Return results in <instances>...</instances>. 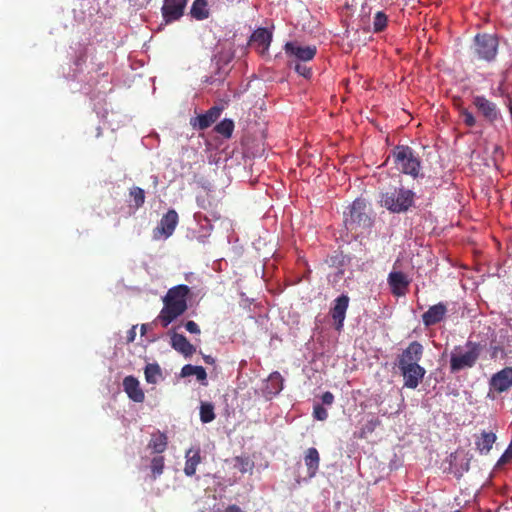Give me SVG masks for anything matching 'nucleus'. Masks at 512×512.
I'll use <instances>...</instances> for the list:
<instances>
[{"label":"nucleus","mask_w":512,"mask_h":512,"mask_svg":"<svg viewBox=\"0 0 512 512\" xmlns=\"http://www.w3.org/2000/svg\"><path fill=\"white\" fill-rule=\"evenodd\" d=\"M191 289L184 284L171 287L162 298L163 308L156 320H176L188 309Z\"/></svg>","instance_id":"1"},{"label":"nucleus","mask_w":512,"mask_h":512,"mask_svg":"<svg viewBox=\"0 0 512 512\" xmlns=\"http://www.w3.org/2000/svg\"><path fill=\"white\" fill-rule=\"evenodd\" d=\"M482 350L483 346L473 341L455 346L450 353V372L458 373L473 368L479 360Z\"/></svg>","instance_id":"2"},{"label":"nucleus","mask_w":512,"mask_h":512,"mask_svg":"<svg viewBox=\"0 0 512 512\" xmlns=\"http://www.w3.org/2000/svg\"><path fill=\"white\" fill-rule=\"evenodd\" d=\"M415 193L403 186L380 195V204L392 213H405L414 206Z\"/></svg>","instance_id":"3"},{"label":"nucleus","mask_w":512,"mask_h":512,"mask_svg":"<svg viewBox=\"0 0 512 512\" xmlns=\"http://www.w3.org/2000/svg\"><path fill=\"white\" fill-rule=\"evenodd\" d=\"M391 157L397 170L417 178L421 169V161L414 150L407 145H397L391 150Z\"/></svg>","instance_id":"4"},{"label":"nucleus","mask_w":512,"mask_h":512,"mask_svg":"<svg viewBox=\"0 0 512 512\" xmlns=\"http://www.w3.org/2000/svg\"><path fill=\"white\" fill-rule=\"evenodd\" d=\"M344 223L348 230L357 232L358 229H367L372 225V219L367 213V204L364 199L357 198L344 212Z\"/></svg>","instance_id":"5"},{"label":"nucleus","mask_w":512,"mask_h":512,"mask_svg":"<svg viewBox=\"0 0 512 512\" xmlns=\"http://www.w3.org/2000/svg\"><path fill=\"white\" fill-rule=\"evenodd\" d=\"M499 47V40L495 34L478 33L473 40L471 51L473 56L482 61L495 60Z\"/></svg>","instance_id":"6"},{"label":"nucleus","mask_w":512,"mask_h":512,"mask_svg":"<svg viewBox=\"0 0 512 512\" xmlns=\"http://www.w3.org/2000/svg\"><path fill=\"white\" fill-rule=\"evenodd\" d=\"M187 0H164L161 8L163 19L166 23L179 20L183 14Z\"/></svg>","instance_id":"7"},{"label":"nucleus","mask_w":512,"mask_h":512,"mask_svg":"<svg viewBox=\"0 0 512 512\" xmlns=\"http://www.w3.org/2000/svg\"><path fill=\"white\" fill-rule=\"evenodd\" d=\"M423 355V346L417 342H411L408 347L403 350L401 355L398 357V367H406L410 365H416L421 360Z\"/></svg>","instance_id":"8"},{"label":"nucleus","mask_w":512,"mask_h":512,"mask_svg":"<svg viewBox=\"0 0 512 512\" xmlns=\"http://www.w3.org/2000/svg\"><path fill=\"white\" fill-rule=\"evenodd\" d=\"M284 50L289 57L303 62L312 60L317 53L316 46H300L296 42H287Z\"/></svg>","instance_id":"9"},{"label":"nucleus","mask_w":512,"mask_h":512,"mask_svg":"<svg viewBox=\"0 0 512 512\" xmlns=\"http://www.w3.org/2000/svg\"><path fill=\"white\" fill-rule=\"evenodd\" d=\"M178 214L174 209H170L165 213L160 222L159 225L154 230V236L158 237V235L164 236L165 238L170 237L177 224H178Z\"/></svg>","instance_id":"10"},{"label":"nucleus","mask_w":512,"mask_h":512,"mask_svg":"<svg viewBox=\"0 0 512 512\" xmlns=\"http://www.w3.org/2000/svg\"><path fill=\"white\" fill-rule=\"evenodd\" d=\"M222 108L213 106L204 114L198 115L190 119V125L197 130H205L209 128L220 117Z\"/></svg>","instance_id":"11"},{"label":"nucleus","mask_w":512,"mask_h":512,"mask_svg":"<svg viewBox=\"0 0 512 512\" xmlns=\"http://www.w3.org/2000/svg\"><path fill=\"white\" fill-rule=\"evenodd\" d=\"M473 104L477 108L478 112L490 123H493L498 119L499 111L496 104L484 96L477 95L473 97Z\"/></svg>","instance_id":"12"},{"label":"nucleus","mask_w":512,"mask_h":512,"mask_svg":"<svg viewBox=\"0 0 512 512\" xmlns=\"http://www.w3.org/2000/svg\"><path fill=\"white\" fill-rule=\"evenodd\" d=\"M399 369L404 378V386L410 389H415L422 381L426 373L425 369L419 364L410 365Z\"/></svg>","instance_id":"13"},{"label":"nucleus","mask_w":512,"mask_h":512,"mask_svg":"<svg viewBox=\"0 0 512 512\" xmlns=\"http://www.w3.org/2000/svg\"><path fill=\"white\" fill-rule=\"evenodd\" d=\"M490 386L498 393L509 390L512 387V366L495 373L490 380Z\"/></svg>","instance_id":"14"},{"label":"nucleus","mask_w":512,"mask_h":512,"mask_svg":"<svg viewBox=\"0 0 512 512\" xmlns=\"http://www.w3.org/2000/svg\"><path fill=\"white\" fill-rule=\"evenodd\" d=\"M388 284L391 288V291L396 296L405 295L408 286L410 284V280L408 277L401 271H393L388 275Z\"/></svg>","instance_id":"15"},{"label":"nucleus","mask_w":512,"mask_h":512,"mask_svg":"<svg viewBox=\"0 0 512 512\" xmlns=\"http://www.w3.org/2000/svg\"><path fill=\"white\" fill-rule=\"evenodd\" d=\"M271 41L272 34L265 28H258L250 37V44L255 46L261 54L268 50Z\"/></svg>","instance_id":"16"},{"label":"nucleus","mask_w":512,"mask_h":512,"mask_svg":"<svg viewBox=\"0 0 512 512\" xmlns=\"http://www.w3.org/2000/svg\"><path fill=\"white\" fill-rule=\"evenodd\" d=\"M124 391L128 397L137 403H141L145 399L143 390L140 387L139 381L133 376H127L123 380Z\"/></svg>","instance_id":"17"},{"label":"nucleus","mask_w":512,"mask_h":512,"mask_svg":"<svg viewBox=\"0 0 512 512\" xmlns=\"http://www.w3.org/2000/svg\"><path fill=\"white\" fill-rule=\"evenodd\" d=\"M171 345L185 357H189L195 352V347L182 334L174 333L171 337Z\"/></svg>","instance_id":"18"},{"label":"nucleus","mask_w":512,"mask_h":512,"mask_svg":"<svg viewBox=\"0 0 512 512\" xmlns=\"http://www.w3.org/2000/svg\"><path fill=\"white\" fill-rule=\"evenodd\" d=\"M305 465L307 467V473L310 478L314 477L319 469L320 455L316 448H308L305 457Z\"/></svg>","instance_id":"19"},{"label":"nucleus","mask_w":512,"mask_h":512,"mask_svg":"<svg viewBox=\"0 0 512 512\" xmlns=\"http://www.w3.org/2000/svg\"><path fill=\"white\" fill-rule=\"evenodd\" d=\"M185 467L184 473L187 476H193L196 473V468L198 464L201 462L200 450L199 449H189L185 455Z\"/></svg>","instance_id":"20"},{"label":"nucleus","mask_w":512,"mask_h":512,"mask_svg":"<svg viewBox=\"0 0 512 512\" xmlns=\"http://www.w3.org/2000/svg\"><path fill=\"white\" fill-rule=\"evenodd\" d=\"M496 441V435L493 432H482L476 440V448L480 454H488Z\"/></svg>","instance_id":"21"},{"label":"nucleus","mask_w":512,"mask_h":512,"mask_svg":"<svg viewBox=\"0 0 512 512\" xmlns=\"http://www.w3.org/2000/svg\"><path fill=\"white\" fill-rule=\"evenodd\" d=\"M349 298L346 295H341L334 301V306L331 309L333 320H344L346 310L348 308Z\"/></svg>","instance_id":"22"},{"label":"nucleus","mask_w":512,"mask_h":512,"mask_svg":"<svg viewBox=\"0 0 512 512\" xmlns=\"http://www.w3.org/2000/svg\"><path fill=\"white\" fill-rule=\"evenodd\" d=\"M168 444V439L166 434L162 432H157L152 434L151 439L148 443V448L152 449L154 453H163Z\"/></svg>","instance_id":"23"},{"label":"nucleus","mask_w":512,"mask_h":512,"mask_svg":"<svg viewBox=\"0 0 512 512\" xmlns=\"http://www.w3.org/2000/svg\"><path fill=\"white\" fill-rule=\"evenodd\" d=\"M180 375L182 377L196 376L197 380L204 383L207 379L206 370L202 366L186 364L182 367Z\"/></svg>","instance_id":"24"},{"label":"nucleus","mask_w":512,"mask_h":512,"mask_svg":"<svg viewBox=\"0 0 512 512\" xmlns=\"http://www.w3.org/2000/svg\"><path fill=\"white\" fill-rule=\"evenodd\" d=\"M267 393L270 395H277L283 389V378L279 372L270 374L267 381Z\"/></svg>","instance_id":"25"},{"label":"nucleus","mask_w":512,"mask_h":512,"mask_svg":"<svg viewBox=\"0 0 512 512\" xmlns=\"http://www.w3.org/2000/svg\"><path fill=\"white\" fill-rule=\"evenodd\" d=\"M447 306L444 303H438L431 306L424 314L422 320H442L447 312Z\"/></svg>","instance_id":"26"},{"label":"nucleus","mask_w":512,"mask_h":512,"mask_svg":"<svg viewBox=\"0 0 512 512\" xmlns=\"http://www.w3.org/2000/svg\"><path fill=\"white\" fill-rule=\"evenodd\" d=\"M191 15L197 20L208 18L209 11L207 9L206 0H195L191 7Z\"/></svg>","instance_id":"27"},{"label":"nucleus","mask_w":512,"mask_h":512,"mask_svg":"<svg viewBox=\"0 0 512 512\" xmlns=\"http://www.w3.org/2000/svg\"><path fill=\"white\" fill-rule=\"evenodd\" d=\"M214 130L224 138L229 139L234 130V122L231 119H224L215 126Z\"/></svg>","instance_id":"28"},{"label":"nucleus","mask_w":512,"mask_h":512,"mask_svg":"<svg viewBox=\"0 0 512 512\" xmlns=\"http://www.w3.org/2000/svg\"><path fill=\"white\" fill-rule=\"evenodd\" d=\"M130 197L133 199V207L139 209L145 202V192L142 188L134 186L129 191Z\"/></svg>","instance_id":"29"},{"label":"nucleus","mask_w":512,"mask_h":512,"mask_svg":"<svg viewBox=\"0 0 512 512\" xmlns=\"http://www.w3.org/2000/svg\"><path fill=\"white\" fill-rule=\"evenodd\" d=\"M200 419L203 423H209L215 419L213 404L208 402L201 404Z\"/></svg>","instance_id":"30"},{"label":"nucleus","mask_w":512,"mask_h":512,"mask_svg":"<svg viewBox=\"0 0 512 512\" xmlns=\"http://www.w3.org/2000/svg\"><path fill=\"white\" fill-rule=\"evenodd\" d=\"M161 375V370L158 364H148L145 368V378L148 383H156L157 377Z\"/></svg>","instance_id":"31"},{"label":"nucleus","mask_w":512,"mask_h":512,"mask_svg":"<svg viewBox=\"0 0 512 512\" xmlns=\"http://www.w3.org/2000/svg\"><path fill=\"white\" fill-rule=\"evenodd\" d=\"M388 18L386 14L379 11L375 14L373 20V30L375 33L382 32L387 26Z\"/></svg>","instance_id":"32"},{"label":"nucleus","mask_w":512,"mask_h":512,"mask_svg":"<svg viewBox=\"0 0 512 512\" xmlns=\"http://www.w3.org/2000/svg\"><path fill=\"white\" fill-rule=\"evenodd\" d=\"M151 472L153 479L159 477L164 471V457L156 456L151 460Z\"/></svg>","instance_id":"33"},{"label":"nucleus","mask_w":512,"mask_h":512,"mask_svg":"<svg viewBox=\"0 0 512 512\" xmlns=\"http://www.w3.org/2000/svg\"><path fill=\"white\" fill-rule=\"evenodd\" d=\"M235 461V466L241 473H246L253 469L254 464L248 457H236Z\"/></svg>","instance_id":"34"},{"label":"nucleus","mask_w":512,"mask_h":512,"mask_svg":"<svg viewBox=\"0 0 512 512\" xmlns=\"http://www.w3.org/2000/svg\"><path fill=\"white\" fill-rule=\"evenodd\" d=\"M511 460H512V438H511V441H510L507 449L505 450V452L502 454V456L497 461L496 467H501V466L507 464L508 462H510Z\"/></svg>","instance_id":"35"},{"label":"nucleus","mask_w":512,"mask_h":512,"mask_svg":"<svg viewBox=\"0 0 512 512\" xmlns=\"http://www.w3.org/2000/svg\"><path fill=\"white\" fill-rule=\"evenodd\" d=\"M294 69L299 75L303 76L306 79H309L312 76L311 68L307 67L305 64L296 62L294 65Z\"/></svg>","instance_id":"36"},{"label":"nucleus","mask_w":512,"mask_h":512,"mask_svg":"<svg viewBox=\"0 0 512 512\" xmlns=\"http://www.w3.org/2000/svg\"><path fill=\"white\" fill-rule=\"evenodd\" d=\"M313 416L317 420L324 421L328 417V412L322 405L318 404L314 406Z\"/></svg>","instance_id":"37"},{"label":"nucleus","mask_w":512,"mask_h":512,"mask_svg":"<svg viewBox=\"0 0 512 512\" xmlns=\"http://www.w3.org/2000/svg\"><path fill=\"white\" fill-rule=\"evenodd\" d=\"M491 148H492L493 161L496 164L498 161L503 159L504 152H503L502 147L497 144H493L491 146Z\"/></svg>","instance_id":"38"},{"label":"nucleus","mask_w":512,"mask_h":512,"mask_svg":"<svg viewBox=\"0 0 512 512\" xmlns=\"http://www.w3.org/2000/svg\"><path fill=\"white\" fill-rule=\"evenodd\" d=\"M462 117H463V122L468 126V127H473L475 126L476 124V119L475 117L473 116V114L467 110H464L462 112Z\"/></svg>","instance_id":"39"},{"label":"nucleus","mask_w":512,"mask_h":512,"mask_svg":"<svg viewBox=\"0 0 512 512\" xmlns=\"http://www.w3.org/2000/svg\"><path fill=\"white\" fill-rule=\"evenodd\" d=\"M321 399L323 404L331 405L334 402V395L331 392L326 391L322 394Z\"/></svg>","instance_id":"40"},{"label":"nucleus","mask_w":512,"mask_h":512,"mask_svg":"<svg viewBox=\"0 0 512 512\" xmlns=\"http://www.w3.org/2000/svg\"><path fill=\"white\" fill-rule=\"evenodd\" d=\"M185 328L190 333H200V328L196 322H186Z\"/></svg>","instance_id":"41"},{"label":"nucleus","mask_w":512,"mask_h":512,"mask_svg":"<svg viewBox=\"0 0 512 512\" xmlns=\"http://www.w3.org/2000/svg\"><path fill=\"white\" fill-rule=\"evenodd\" d=\"M136 328H137V325H134L129 331H128V335H127V341L128 342H133L135 340V337H136Z\"/></svg>","instance_id":"42"},{"label":"nucleus","mask_w":512,"mask_h":512,"mask_svg":"<svg viewBox=\"0 0 512 512\" xmlns=\"http://www.w3.org/2000/svg\"><path fill=\"white\" fill-rule=\"evenodd\" d=\"M226 512H242L237 505H230L226 508Z\"/></svg>","instance_id":"43"},{"label":"nucleus","mask_w":512,"mask_h":512,"mask_svg":"<svg viewBox=\"0 0 512 512\" xmlns=\"http://www.w3.org/2000/svg\"><path fill=\"white\" fill-rule=\"evenodd\" d=\"M335 323V329L340 332L343 328V323L344 322H334Z\"/></svg>","instance_id":"44"},{"label":"nucleus","mask_w":512,"mask_h":512,"mask_svg":"<svg viewBox=\"0 0 512 512\" xmlns=\"http://www.w3.org/2000/svg\"><path fill=\"white\" fill-rule=\"evenodd\" d=\"M149 327V324L148 323H143L141 325V334L144 335L146 333V330L148 329Z\"/></svg>","instance_id":"45"},{"label":"nucleus","mask_w":512,"mask_h":512,"mask_svg":"<svg viewBox=\"0 0 512 512\" xmlns=\"http://www.w3.org/2000/svg\"><path fill=\"white\" fill-rule=\"evenodd\" d=\"M204 360H205V362H206V363H208V364H212V363H214V359H213L211 356H205V357H204Z\"/></svg>","instance_id":"46"},{"label":"nucleus","mask_w":512,"mask_h":512,"mask_svg":"<svg viewBox=\"0 0 512 512\" xmlns=\"http://www.w3.org/2000/svg\"><path fill=\"white\" fill-rule=\"evenodd\" d=\"M271 312H272V310L270 309L267 313H265V314H260L258 317H259V318H263V317H265V318L269 319V318L271 317V316H270V313H271Z\"/></svg>","instance_id":"47"},{"label":"nucleus","mask_w":512,"mask_h":512,"mask_svg":"<svg viewBox=\"0 0 512 512\" xmlns=\"http://www.w3.org/2000/svg\"><path fill=\"white\" fill-rule=\"evenodd\" d=\"M508 106H509L510 114H511V116H512V99H510V101H509V105H508Z\"/></svg>","instance_id":"48"},{"label":"nucleus","mask_w":512,"mask_h":512,"mask_svg":"<svg viewBox=\"0 0 512 512\" xmlns=\"http://www.w3.org/2000/svg\"><path fill=\"white\" fill-rule=\"evenodd\" d=\"M169 323H170V322L165 321V322H163V326H164V327H167Z\"/></svg>","instance_id":"49"},{"label":"nucleus","mask_w":512,"mask_h":512,"mask_svg":"<svg viewBox=\"0 0 512 512\" xmlns=\"http://www.w3.org/2000/svg\"><path fill=\"white\" fill-rule=\"evenodd\" d=\"M434 323H435V322H430V321L425 322V324H426L427 326H429V325H431V324H434Z\"/></svg>","instance_id":"50"}]
</instances>
